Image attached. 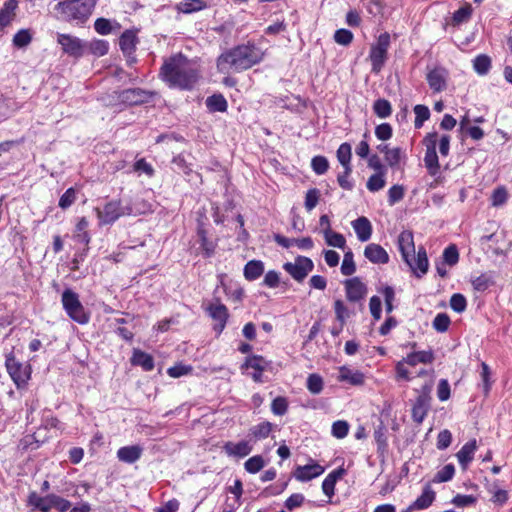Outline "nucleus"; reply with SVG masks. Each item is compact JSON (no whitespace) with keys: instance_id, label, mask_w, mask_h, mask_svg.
Instances as JSON below:
<instances>
[{"instance_id":"obj_1","label":"nucleus","mask_w":512,"mask_h":512,"mask_svg":"<svg viewBox=\"0 0 512 512\" xmlns=\"http://www.w3.org/2000/svg\"><path fill=\"white\" fill-rule=\"evenodd\" d=\"M264 56L265 53L259 46L248 41L221 53L216 60L217 70L223 74L230 71L240 73L259 64Z\"/></svg>"},{"instance_id":"obj_2","label":"nucleus","mask_w":512,"mask_h":512,"mask_svg":"<svg viewBox=\"0 0 512 512\" xmlns=\"http://www.w3.org/2000/svg\"><path fill=\"white\" fill-rule=\"evenodd\" d=\"M160 75L170 87L182 90L193 89L199 79V71L182 53H177L166 59L161 66Z\"/></svg>"},{"instance_id":"obj_3","label":"nucleus","mask_w":512,"mask_h":512,"mask_svg":"<svg viewBox=\"0 0 512 512\" xmlns=\"http://www.w3.org/2000/svg\"><path fill=\"white\" fill-rule=\"evenodd\" d=\"M98 0H64L55 6V10L66 22L84 25L93 13Z\"/></svg>"},{"instance_id":"obj_4","label":"nucleus","mask_w":512,"mask_h":512,"mask_svg":"<svg viewBox=\"0 0 512 512\" xmlns=\"http://www.w3.org/2000/svg\"><path fill=\"white\" fill-rule=\"evenodd\" d=\"M100 224L111 225L121 216H130L140 214L139 209H135L131 203L122 205L121 200H111L107 202L102 209H96Z\"/></svg>"},{"instance_id":"obj_5","label":"nucleus","mask_w":512,"mask_h":512,"mask_svg":"<svg viewBox=\"0 0 512 512\" xmlns=\"http://www.w3.org/2000/svg\"><path fill=\"white\" fill-rule=\"evenodd\" d=\"M61 302L67 315L78 324H87L90 315L85 311L79 300V295L70 288H66L61 296Z\"/></svg>"},{"instance_id":"obj_6","label":"nucleus","mask_w":512,"mask_h":512,"mask_svg":"<svg viewBox=\"0 0 512 512\" xmlns=\"http://www.w3.org/2000/svg\"><path fill=\"white\" fill-rule=\"evenodd\" d=\"M390 34L381 33L375 44L370 48L369 59L371 61L372 72L379 73L388 59V49L390 47Z\"/></svg>"},{"instance_id":"obj_7","label":"nucleus","mask_w":512,"mask_h":512,"mask_svg":"<svg viewBox=\"0 0 512 512\" xmlns=\"http://www.w3.org/2000/svg\"><path fill=\"white\" fill-rule=\"evenodd\" d=\"M115 97L119 104L127 107L140 106L149 103L156 95L154 91L146 90L143 88H127L115 91Z\"/></svg>"},{"instance_id":"obj_8","label":"nucleus","mask_w":512,"mask_h":512,"mask_svg":"<svg viewBox=\"0 0 512 512\" xmlns=\"http://www.w3.org/2000/svg\"><path fill=\"white\" fill-rule=\"evenodd\" d=\"M283 269L297 282L302 283L314 269L313 261L306 256H297L294 262H286Z\"/></svg>"},{"instance_id":"obj_9","label":"nucleus","mask_w":512,"mask_h":512,"mask_svg":"<svg viewBox=\"0 0 512 512\" xmlns=\"http://www.w3.org/2000/svg\"><path fill=\"white\" fill-rule=\"evenodd\" d=\"M205 312L216 322L213 326V330L217 335H220L226 327L229 318L228 308L221 303L219 298H215L214 302L209 303L205 307Z\"/></svg>"},{"instance_id":"obj_10","label":"nucleus","mask_w":512,"mask_h":512,"mask_svg":"<svg viewBox=\"0 0 512 512\" xmlns=\"http://www.w3.org/2000/svg\"><path fill=\"white\" fill-rule=\"evenodd\" d=\"M57 42L61 45L63 52L70 57L79 59L84 55L86 43L76 36L58 33Z\"/></svg>"},{"instance_id":"obj_11","label":"nucleus","mask_w":512,"mask_h":512,"mask_svg":"<svg viewBox=\"0 0 512 512\" xmlns=\"http://www.w3.org/2000/svg\"><path fill=\"white\" fill-rule=\"evenodd\" d=\"M5 366L17 388H22L27 384L30 375L14 355L10 354L6 357Z\"/></svg>"},{"instance_id":"obj_12","label":"nucleus","mask_w":512,"mask_h":512,"mask_svg":"<svg viewBox=\"0 0 512 512\" xmlns=\"http://www.w3.org/2000/svg\"><path fill=\"white\" fill-rule=\"evenodd\" d=\"M412 273L417 278H422L427 272L429 268V261L427 257L426 249L423 246L418 248L417 256L415 254L409 257L408 262H405Z\"/></svg>"},{"instance_id":"obj_13","label":"nucleus","mask_w":512,"mask_h":512,"mask_svg":"<svg viewBox=\"0 0 512 512\" xmlns=\"http://www.w3.org/2000/svg\"><path fill=\"white\" fill-rule=\"evenodd\" d=\"M448 71L443 67H435L426 75L430 89L434 93L442 92L447 87Z\"/></svg>"},{"instance_id":"obj_14","label":"nucleus","mask_w":512,"mask_h":512,"mask_svg":"<svg viewBox=\"0 0 512 512\" xmlns=\"http://www.w3.org/2000/svg\"><path fill=\"white\" fill-rule=\"evenodd\" d=\"M346 298L350 302H359L366 293V285L358 278L353 277L344 281Z\"/></svg>"},{"instance_id":"obj_15","label":"nucleus","mask_w":512,"mask_h":512,"mask_svg":"<svg viewBox=\"0 0 512 512\" xmlns=\"http://www.w3.org/2000/svg\"><path fill=\"white\" fill-rule=\"evenodd\" d=\"M323 472L324 467L313 462L304 466L298 465L293 471V477L300 482H307L320 476Z\"/></svg>"},{"instance_id":"obj_16","label":"nucleus","mask_w":512,"mask_h":512,"mask_svg":"<svg viewBox=\"0 0 512 512\" xmlns=\"http://www.w3.org/2000/svg\"><path fill=\"white\" fill-rule=\"evenodd\" d=\"M222 449L229 457L244 458L252 452L253 447L249 441L242 440L237 443L227 441L224 443Z\"/></svg>"},{"instance_id":"obj_17","label":"nucleus","mask_w":512,"mask_h":512,"mask_svg":"<svg viewBox=\"0 0 512 512\" xmlns=\"http://www.w3.org/2000/svg\"><path fill=\"white\" fill-rule=\"evenodd\" d=\"M268 363L269 362L261 355H251L246 357L244 363L241 365V369H254L255 372L252 374V378L255 382H260L262 372L266 370Z\"/></svg>"},{"instance_id":"obj_18","label":"nucleus","mask_w":512,"mask_h":512,"mask_svg":"<svg viewBox=\"0 0 512 512\" xmlns=\"http://www.w3.org/2000/svg\"><path fill=\"white\" fill-rule=\"evenodd\" d=\"M398 249L404 262L415 254L413 233L409 230L402 231L398 236Z\"/></svg>"},{"instance_id":"obj_19","label":"nucleus","mask_w":512,"mask_h":512,"mask_svg":"<svg viewBox=\"0 0 512 512\" xmlns=\"http://www.w3.org/2000/svg\"><path fill=\"white\" fill-rule=\"evenodd\" d=\"M52 497L54 494H48L44 497L39 496L36 491H31L27 497V506L40 512H50L53 508Z\"/></svg>"},{"instance_id":"obj_20","label":"nucleus","mask_w":512,"mask_h":512,"mask_svg":"<svg viewBox=\"0 0 512 512\" xmlns=\"http://www.w3.org/2000/svg\"><path fill=\"white\" fill-rule=\"evenodd\" d=\"M364 256L374 264H386L389 262V255L379 244L370 243L364 249Z\"/></svg>"},{"instance_id":"obj_21","label":"nucleus","mask_w":512,"mask_h":512,"mask_svg":"<svg viewBox=\"0 0 512 512\" xmlns=\"http://www.w3.org/2000/svg\"><path fill=\"white\" fill-rule=\"evenodd\" d=\"M357 238L361 242H366L372 235V224L365 216H360L351 223Z\"/></svg>"},{"instance_id":"obj_22","label":"nucleus","mask_w":512,"mask_h":512,"mask_svg":"<svg viewBox=\"0 0 512 512\" xmlns=\"http://www.w3.org/2000/svg\"><path fill=\"white\" fill-rule=\"evenodd\" d=\"M138 38L133 30H125L119 38V46L125 57H130L136 51Z\"/></svg>"},{"instance_id":"obj_23","label":"nucleus","mask_w":512,"mask_h":512,"mask_svg":"<svg viewBox=\"0 0 512 512\" xmlns=\"http://www.w3.org/2000/svg\"><path fill=\"white\" fill-rule=\"evenodd\" d=\"M142 453L143 448L140 445H129L119 448L117 457L123 463L133 464L141 458Z\"/></svg>"},{"instance_id":"obj_24","label":"nucleus","mask_w":512,"mask_h":512,"mask_svg":"<svg viewBox=\"0 0 512 512\" xmlns=\"http://www.w3.org/2000/svg\"><path fill=\"white\" fill-rule=\"evenodd\" d=\"M18 8V0H5L0 9V28L4 29L9 26L16 17Z\"/></svg>"},{"instance_id":"obj_25","label":"nucleus","mask_w":512,"mask_h":512,"mask_svg":"<svg viewBox=\"0 0 512 512\" xmlns=\"http://www.w3.org/2000/svg\"><path fill=\"white\" fill-rule=\"evenodd\" d=\"M130 362L133 366H140L146 372L152 371L155 367L153 356L137 348L133 349Z\"/></svg>"},{"instance_id":"obj_26","label":"nucleus","mask_w":512,"mask_h":512,"mask_svg":"<svg viewBox=\"0 0 512 512\" xmlns=\"http://www.w3.org/2000/svg\"><path fill=\"white\" fill-rule=\"evenodd\" d=\"M338 380L340 382H347L353 386H361L365 382V376L359 370H352L346 366H341L339 368Z\"/></svg>"},{"instance_id":"obj_27","label":"nucleus","mask_w":512,"mask_h":512,"mask_svg":"<svg viewBox=\"0 0 512 512\" xmlns=\"http://www.w3.org/2000/svg\"><path fill=\"white\" fill-rule=\"evenodd\" d=\"M477 449V442L475 439H472L465 443L461 449L457 452L456 456L459 464L463 469H466L468 464L473 460L474 453Z\"/></svg>"},{"instance_id":"obj_28","label":"nucleus","mask_w":512,"mask_h":512,"mask_svg":"<svg viewBox=\"0 0 512 512\" xmlns=\"http://www.w3.org/2000/svg\"><path fill=\"white\" fill-rule=\"evenodd\" d=\"M436 497L435 491L432 490L429 484L423 488L422 494L412 503L413 508L416 510L427 509L432 505Z\"/></svg>"},{"instance_id":"obj_29","label":"nucleus","mask_w":512,"mask_h":512,"mask_svg":"<svg viewBox=\"0 0 512 512\" xmlns=\"http://www.w3.org/2000/svg\"><path fill=\"white\" fill-rule=\"evenodd\" d=\"M434 359L435 357L432 350L411 352L404 357V361L410 366H416L418 363L430 364Z\"/></svg>"},{"instance_id":"obj_30","label":"nucleus","mask_w":512,"mask_h":512,"mask_svg":"<svg viewBox=\"0 0 512 512\" xmlns=\"http://www.w3.org/2000/svg\"><path fill=\"white\" fill-rule=\"evenodd\" d=\"M263 273L264 263L261 260H250L244 266L243 274L248 281L258 279Z\"/></svg>"},{"instance_id":"obj_31","label":"nucleus","mask_w":512,"mask_h":512,"mask_svg":"<svg viewBox=\"0 0 512 512\" xmlns=\"http://www.w3.org/2000/svg\"><path fill=\"white\" fill-rule=\"evenodd\" d=\"M430 408L431 403L416 398L411 411L413 421L417 424H421L426 418Z\"/></svg>"},{"instance_id":"obj_32","label":"nucleus","mask_w":512,"mask_h":512,"mask_svg":"<svg viewBox=\"0 0 512 512\" xmlns=\"http://www.w3.org/2000/svg\"><path fill=\"white\" fill-rule=\"evenodd\" d=\"M207 7L203 0H183L176 5V10L184 14L199 12Z\"/></svg>"},{"instance_id":"obj_33","label":"nucleus","mask_w":512,"mask_h":512,"mask_svg":"<svg viewBox=\"0 0 512 512\" xmlns=\"http://www.w3.org/2000/svg\"><path fill=\"white\" fill-rule=\"evenodd\" d=\"M206 107L210 112H226L228 103L222 94H213L206 99Z\"/></svg>"},{"instance_id":"obj_34","label":"nucleus","mask_w":512,"mask_h":512,"mask_svg":"<svg viewBox=\"0 0 512 512\" xmlns=\"http://www.w3.org/2000/svg\"><path fill=\"white\" fill-rule=\"evenodd\" d=\"M472 62L474 71L480 76L487 75L492 66V60L486 54L477 55Z\"/></svg>"},{"instance_id":"obj_35","label":"nucleus","mask_w":512,"mask_h":512,"mask_svg":"<svg viewBox=\"0 0 512 512\" xmlns=\"http://www.w3.org/2000/svg\"><path fill=\"white\" fill-rule=\"evenodd\" d=\"M88 226L89 222L86 219V217H81L78 220L74 234V239L77 242L83 243L85 245H88L90 243L91 237L89 232L87 231Z\"/></svg>"},{"instance_id":"obj_36","label":"nucleus","mask_w":512,"mask_h":512,"mask_svg":"<svg viewBox=\"0 0 512 512\" xmlns=\"http://www.w3.org/2000/svg\"><path fill=\"white\" fill-rule=\"evenodd\" d=\"M373 112L381 119H386L392 114L391 103L384 98H379L373 103Z\"/></svg>"},{"instance_id":"obj_37","label":"nucleus","mask_w":512,"mask_h":512,"mask_svg":"<svg viewBox=\"0 0 512 512\" xmlns=\"http://www.w3.org/2000/svg\"><path fill=\"white\" fill-rule=\"evenodd\" d=\"M425 166L429 170L431 175H436L438 172L440 165L438 160V155L436 149L432 146L426 149L425 157H424Z\"/></svg>"},{"instance_id":"obj_38","label":"nucleus","mask_w":512,"mask_h":512,"mask_svg":"<svg viewBox=\"0 0 512 512\" xmlns=\"http://www.w3.org/2000/svg\"><path fill=\"white\" fill-rule=\"evenodd\" d=\"M473 8L470 3H465L457 9L452 16L453 25H460L469 21L472 16Z\"/></svg>"},{"instance_id":"obj_39","label":"nucleus","mask_w":512,"mask_h":512,"mask_svg":"<svg viewBox=\"0 0 512 512\" xmlns=\"http://www.w3.org/2000/svg\"><path fill=\"white\" fill-rule=\"evenodd\" d=\"M374 439L377 444V452L384 454L388 449V442L386 437V427L383 425V423H380L379 426L375 429Z\"/></svg>"},{"instance_id":"obj_40","label":"nucleus","mask_w":512,"mask_h":512,"mask_svg":"<svg viewBox=\"0 0 512 512\" xmlns=\"http://www.w3.org/2000/svg\"><path fill=\"white\" fill-rule=\"evenodd\" d=\"M92 55L101 57L108 53L109 42L103 39H94L87 44Z\"/></svg>"},{"instance_id":"obj_41","label":"nucleus","mask_w":512,"mask_h":512,"mask_svg":"<svg viewBox=\"0 0 512 512\" xmlns=\"http://www.w3.org/2000/svg\"><path fill=\"white\" fill-rule=\"evenodd\" d=\"M336 156L343 167H351L352 148L349 143H342L337 149Z\"/></svg>"},{"instance_id":"obj_42","label":"nucleus","mask_w":512,"mask_h":512,"mask_svg":"<svg viewBox=\"0 0 512 512\" xmlns=\"http://www.w3.org/2000/svg\"><path fill=\"white\" fill-rule=\"evenodd\" d=\"M32 41V34L29 29L19 30L12 39V43L16 48H25Z\"/></svg>"},{"instance_id":"obj_43","label":"nucleus","mask_w":512,"mask_h":512,"mask_svg":"<svg viewBox=\"0 0 512 512\" xmlns=\"http://www.w3.org/2000/svg\"><path fill=\"white\" fill-rule=\"evenodd\" d=\"M385 174L386 173L372 174L366 183L367 189L370 192H377V191L383 189L386 185Z\"/></svg>"},{"instance_id":"obj_44","label":"nucleus","mask_w":512,"mask_h":512,"mask_svg":"<svg viewBox=\"0 0 512 512\" xmlns=\"http://www.w3.org/2000/svg\"><path fill=\"white\" fill-rule=\"evenodd\" d=\"M323 385V379L319 374L313 373L308 376L306 387L311 394H320L323 390Z\"/></svg>"},{"instance_id":"obj_45","label":"nucleus","mask_w":512,"mask_h":512,"mask_svg":"<svg viewBox=\"0 0 512 512\" xmlns=\"http://www.w3.org/2000/svg\"><path fill=\"white\" fill-rule=\"evenodd\" d=\"M414 113V126L416 129H419L423 126L424 122L430 118V110L427 106L418 104L414 107Z\"/></svg>"},{"instance_id":"obj_46","label":"nucleus","mask_w":512,"mask_h":512,"mask_svg":"<svg viewBox=\"0 0 512 512\" xmlns=\"http://www.w3.org/2000/svg\"><path fill=\"white\" fill-rule=\"evenodd\" d=\"M356 271V265L354 262V254L349 249L344 253L343 262L341 265V273L345 276H351Z\"/></svg>"},{"instance_id":"obj_47","label":"nucleus","mask_w":512,"mask_h":512,"mask_svg":"<svg viewBox=\"0 0 512 512\" xmlns=\"http://www.w3.org/2000/svg\"><path fill=\"white\" fill-rule=\"evenodd\" d=\"M272 430V423L269 421H264L259 423L258 425L253 426L250 429L251 435L254 436L256 440L265 439L269 436Z\"/></svg>"},{"instance_id":"obj_48","label":"nucleus","mask_w":512,"mask_h":512,"mask_svg":"<svg viewBox=\"0 0 512 512\" xmlns=\"http://www.w3.org/2000/svg\"><path fill=\"white\" fill-rule=\"evenodd\" d=\"M455 474V467L453 464H446L442 469H440L436 475L434 476L433 482L435 483H443L450 481Z\"/></svg>"},{"instance_id":"obj_49","label":"nucleus","mask_w":512,"mask_h":512,"mask_svg":"<svg viewBox=\"0 0 512 512\" xmlns=\"http://www.w3.org/2000/svg\"><path fill=\"white\" fill-rule=\"evenodd\" d=\"M325 240L326 243L329 246L344 249L346 245V239L345 237L338 233V232H332L331 230L329 232H325Z\"/></svg>"},{"instance_id":"obj_50","label":"nucleus","mask_w":512,"mask_h":512,"mask_svg":"<svg viewBox=\"0 0 512 512\" xmlns=\"http://www.w3.org/2000/svg\"><path fill=\"white\" fill-rule=\"evenodd\" d=\"M311 167L312 170L317 175H323L325 174L329 169V161L325 156H314L311 160Z\"/></svg>"},{"instance_id":"obj_51","label":"nucleus","mask_w":512,"mask_h":512,"mask_svg":"<svg viewBox=\"0 0 512 512\" xmlns=\"http://www.w3.org/2000/svg\"><path fill=\"white\" fill-rule=\"evenodd\" d=\"M443 261L449 266H454L459 261V252L457 246L454 244L449 245L443 251Z\"/></svg>"},{"instance_id":"obj_52","label":"nucleus","mask_w":512,"mask_h":512,"mask_svg":"<svg viewBox=\"0 0 512 512\" xmlns=\"http://www.w3.org/2000/svg\"><path fill=\"white\" fill-rule=\"evenodd\" d=\"M264 465L265 462L263 457L261 455H255L245 462L244 467L248 473L255 474L259 472Z\"/></svg>"},{"instance_id":"obj_53","label":"nucleus","mask_w":512,"mask_h":512,"mask_svg":"<svg viewBox=\"0 0 512 512\" xmlns=\"http://www.w3.org/2000/svg\"><path fill=\"white\" fill-rule=\"evenodd\" d=\"M433 386L434 379L433 377H429V379L421 386L420 389H415V391L418 393V396L416 398L423 399V401L431 403V392L433 390Z\"/></svg>"},{"instance_id":"obj_54","label":"nucleus","mask_w":512,"mask_h":512,"mask_svg":"<svg viewBox=\"0 0 512 512\" xmlns=\"http://www.w3.org/2000/svg\"><path fill=\"white\" fill-rule=\"evenodd\" d=\"M451 323L450 317L446 313H438L433 322V328L440 333L446 332Z\"/></svg>"},{"instance_id":"obj_55","label":"nucleus","mask_w":512,"mask_h":512,"mask_svg":"<svg viewBox=\"0 0 512 512\" xmlns=\"http://www.w3.org/2000/svg\"><path fill=\"white\" fill-rule=\"evenodd\" d=\"M472 286L474 290L478 292L486 291L491 285H493V280L487 274H481L480 276L474 278L472 281Z\"/></svg>"},{"instance_id":"obj_56","label":"nucleus","mask_w":512,"mask_h":512,"mask_svg":"<svg viewBox=\"0 0 512 512\" xmlns=\"http://www.w3.org/2000/svg\"><path fill=\"white\" fill-rule=\"evenodd\" d=\"M508 200V192L504 186L497 187L491 195V205L499 207L504 205Z\"/></svg>"},{"instance_id":"obj_57","label":"nucleus","mask_w":512,"mask_h":512,"mask_svg":"<svg viewBox=\"0 0 512 512\" xmlns=\"http://www.w3.org/2000/svg\"><path fill=\"white\" fill-rule=\"evenodd\" d=\"M450 307L456 313H462L467 308V300L461 293H454L450 298Z\"/></svg>"},{"instance_id":"obj_58","label":"nucleus","mask_w":512,"mask_h":512,"mask_svg":"<svg viewBox=\"0 0 512 512\" xmlns=\"http://www.w3.org/2000/svg\"><path fill=\"white\" fill-rule=\"evenodd\" d=\"M334 311L336 320L339 323L345 324L346 320L350 317V312L345 306L344 302L340 299L334 301Z\"/></svg>"},{"instance_id":"obj_59","label":"nucleus","mask_w":512,"mask_h":512,"mask_svg":"<svg viewBox=\"0 0 512 512\" xmlns=\"http://www.w3.org/2000/svg\"><path fill=\"white\" fill-rule=\"evenodd\" d=\"M405 190L402 185L395 184L388 190V203L390 206L395 205L404 198Z\"/></svg>"},{"instance_id":"obj_60","label":"nucleus","mask_w":512,"mask_h":512,"mask_svg":"<svg viewBox=\"0 0 512 512\" xmlns=\"http://www.w3.org/2000/svg\"><path fill=\"white\" fill-rule=\"evenodd\" d=\"M402 158V149L400 147L392 148L387 151L385 161L392 168L396 169Z\"/></svg>"},{"instance_id":"obj_61","label":"nucleus","mask_w":512,"mask_h":512,"mask_svg":"<svg viewBox=\"0 0 512 512\" xmlns=\"http://www.w3.org/2000/svg\"><path fill=\"white\" fill-rule=\"evenodd\" d=\"M77 191L75 188H68L59 199V207L63 210L68 209L76 200Z\"/></svg>"},{"instance_id":"obj_62","label":"nucleus","mask_w":512,"mask_h":512,"mask_svg":"<svg viewBox=\"0 0 512 512\" xmlns=\"http://www.w3.org/2000/svg\"><path fill=\"white\" fill-rule=\"evenodd\" d=\"M94 29L100 35H108L113 30L112 22L107 18H97L94 22Z\"/></svg>"},{"instance_id":"obj_63","label":"nucleus","mask_w":512,"mask_h":512,"mask_svg":"<svg viewBox=\"0 0 512 512\" xmlns=\"http://www.w3.org/2000/svg\"><path fill=\"white\" fill-rule=\"evenodd\" d=\"M332 435L337 439H342L349 432V424L344 420H337L332 424Z\"/></svg>"},{"instance_id":"obj_64","label":"nucleus","mask_w":512,"mask_h":512,"mask_svg":"<svg viewBox=\"0 0 512 512\" xmlns=\"http://www.w3.org/2000/svg\"><path fill=\"white\" fill-rule=\"evenodd\" d=\"M271 410L275 415L282 416L288 410V401L285 397H276L271 404Z\"/></svg>"}]
</instances>
